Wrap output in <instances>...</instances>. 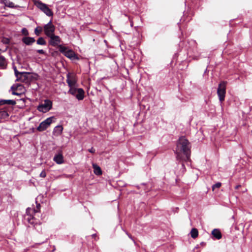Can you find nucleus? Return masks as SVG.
<instances>
[{
  "instance_id": "nucleus-30",
  "label": "nucleus",
  "mask_w": 252,
  "mask_h": 252,
  "mask_svg": "<svg viewBox=\"0 0 252 252\" xmlns=\"http://www.w3.org/2000/svg\"><path fill=\"white\" fill-rule=\"evenodd\" d=\"M62 177H65V178H70L71 177V175H66V174H63L61 176Z\"/></svg>"
},
{
  "instance_id": "nucleus-16",
  "label": "nucleus",
  "mask_w": 252,
  "mask_h": 252,
  "mask_svg": "<svg viewBox=\"0 0 252 252\" xmlns=\"http://www.w3.org/2000/svg\"><path fill=\"white\" fill-rule=\"evenodd\" d=\"M63 130V127L62 126H58L54 128L53 133L55 135H59L62 133Z\"/></svg>"
},
{
  "instance_id": "nucleus-7",
  "label": "nucleus",
  "mask_w": 252,
  "mask_h": 252,
  "mask_svg": "<svg viewBox=\"0 0 252 252\" xmlns=\"http://www.w3.org/2000/svg\"><path fill=\"white\" fill-rule=\"evenodd\" d=\"M12 90V94L16 95H21L25 93L26 89L24 87L20 84L13 85L11 88Z\"/></svg>"
},
{
  "instance_id": "nucleus-6",
  "label": "nucleus",
  "mask_w": 252,
  "mask_h": 252,
  "mask_svg": "<svg viewBox=\"0 0 252 252\" xmlns=\"http://www.w3.org/2000/svg\"><path fill=\"white\" fill-rule=\"evenodd\" d=\"M52 103L49 100H45L43 103L37 107V110L41 112L46 113L51 109Z\"/></svg>"
},
{
  "instance_id": "nucleus-19",
  "label": "nucleus",
  "mask_w": 252,
  "mask_h": 252,
  "mask_svg": "<svg viewBox=\"0 0 252 252\" xmlns=\"http://www.w3.org/2000/svg\"><path fill=\"white\" fill-rule=\"evenodd\" d=\"M212 234L216 237L217 239H220L221 238V234L220 231L217 229H214L212 231Z\"/></svg>"
},
{
  "instance_id": "nucleus-9",
  "label": "nucleus",
  "mask_w": 252,
  "mask_h": 252,
  "mask_svg": "<svg viewBox=\"0 0 252 252\" xmlns=\"http://www.w3.org/2000/svg\"><path fill=\"white\" fill-rule=\"evenodd\" d=\"M66 82L69 87H77V80L73 75L67 74Z\"/></svg>"
},
{
  "instance_id": "nucleus-26",
  "label": "nucleus",
  "mask_w": 252,
  "mask_h": 252,
  "mask_svg": "<svg viewBox=\"0 0 252 252\" xmlns=\"http://www.w3.org/2000/svg\"><path fill=\"white\" fill-rule=\"evenodd\" d=\"M21 32H22V34H23V35H24L27 36V35H29V32H28V30H27L26 28H23V29H22V31H21Z\"/></svg>"
},
{
  "instance_id": "nucleus-12",
  "label": "nucleus",
  "mask_w": 252,
  "mask_h": 252,
  "mask_svg": "<svg viewBox=\"0 0 252 252\" xmlns=\"http://www.w3.org/2000/svg\"><path fill=\"white\" fill-rule=\"evenodd\" d=\"M23 43L27 45H32L35 42V39L33 37H24L22 39Z\"/></svg>"
},
{
  "instance_id": "nucleus-1",
  "label": "nucleus",
  "mask_w": 252,
  "mask_h": 252,
  "mask_svg": "<svg viewBox=\"0 0 252 252\" xmlns=\"http://www.w3.org/2000/svg\"><path fill=\"white\" fill-rule=\"evenodd\" d=\"M190 143L185 137H180L176 150L177 158L182 160H188L190 157Z\"/></svg>"
},
{
  "instance_id": "nucleus-32",
  "label": "nucleus",
  "mask_w": 252,
  "mask_h": 252,
  "mask_svg": "<svg viewBox=\"0 0 252 252\" xmlns=\"http://www.w3.org/2000/svg\"><path fill=\"white\" fill-rule=\"evenodd\" d=\"M8 42H9V40H8V39H6V43H8Z\"/></svg>"
},
{
  "instance_id": "nucleus-22",
  "label": "nucleus",
  "mask_w": 252,
  "mask_h": 252,
  "mask_svg": "<svg viewBox=\"0 0 252 252\" xmlns=\"http://www.w3.org/2000/svg\"><path fill=\"white\" fill-rule=\"evenodd\" d=\"M77 87H70V89L68 91V93H70V94L73 95H75L77 91H78V89H77L76 88Z\"/></svg>"
},
{
  "instance_id": "nucleus-24",
  "label": "nucleus",
  "mask_w": 252,
  "mask_h": 252,
  "mask_svg": "<svg viewBox=\"0 0 252 252\" xmlns=\"http://www.w3.org/2000/svg\"><path fill=\"white\" fill-rule=\"evenodd\" d=\"M46 43V41L43 37H40L37 40V44L44 45Z\"/></svg>"
},
{
  "instance_id": "nucleus-18",
  "label": "nucleus",
  "mask_w": 252,
  "mask_h": 252,
  "mask_svg": "<svg viewBox=\"0 0 252 252\" xmlns=\"http://www.w3.org/2000/svg\"><path fill=\"white\" fill-rule=\"evenodd\" d=\"M6 104L14 105L16 104V102L13 100L10 99L0 100V105H4Z\"/></svg>"
},
{
  "instance_id": "nucleus-3",
  "label": "nucleus",
  "mask_w": 252,
  "mask_h": 252,
  "mask_svg": "<svg viewBox=\"0 0 252 252\" xmlns=\"http://www.w3.org/2000/svg\"><path fill=\"white\" fill-rule=\"evenodd\" d=\"M226 82L222 81L219 85L217 90V94L220 101L222 102L224 100L226 93Z\"/></svg>"
},
{
  "instance_id": "nucleus-17",
  "label": "nucleus",
  "mask_w": 252,
  "mask_h": 252,
  "mask_svg": "<svg viewBox=\"0 0 252 252\" xmlns=\"http://www.w3.org/2000/svg\"><path fill=\"white\" fill-rule=\"evenodd\" d=\"M7 65L6 61L5 58L0 55V68H5Z\"/></svg>"
},
{
  "instance_id": "nucleus-5",
  "label": "nucleus",
  "mask_w": 252,
  "mask_h": 252,
  "mask_svg": "<svg viewBox=\"0 0 252 252\" xmlns=\"http://www.w3.org/2000/svg\"><path fill=\"white\" fill-rule=\"evenodd\" d=\"M54 119H55L54 117H51L47 118L45 120L40 124L39 126L37 127V129L39 131L45 130L52 124Z\"/></svg>"
},
{
  "instance_id": "nucleus-20",
  "label": "nucleus",
  "mask_w": 252,
  "mask_h": 252,
  "mask_svg": "<svg viewBox=\"0 0 252 252\" xmlns=\"http://www.w3.org/2000/svg\"><path fill=\"white\" fill-rule=\"evenodd\" d=\"M1 1L6 6L10 8H13L15 7L14 4L12 2H11L9 0H1Z\"/></svg>"
},
{
  "instance_id": "nucleus-27",
  "label": "nucleus",
  "mask_w": 252,
  "mask_h": 252,
  "mask_svg": "<svg viewBox=\"0 0 252 252\" xmlns=\"http://www.w3.org/2000/svg\"><path fill=\"white\" fill-rule=\"evenodd\" d=\"M221 186V183H217L216 184L214 185L212 187V189L214 190L216 188H220Z\"/></svg>"
},
{
  "instance_id": "nucleus-25",
  "label": "nucleus",
  "mask_w": 252,
  "mask_h": 252,
  "mask_svg": "<svg viewBox=\"0 0 252 252\" xmlns=\"http://www.w3.org/2000/svg\"><path fill=\"white\" fill-rule=\"evenodd\" d=\"M0 117L2 118H6L8 117V113L5 111H0Z\"/></svg>"
},
{
  "instance_id": "nucleus-31",
  "label": "nucleus",
  "mask_w": 252,
  "mask_h": 252,
  "mask_svg": "<svg viewBox=\"0 0 252 252\" xmlns=\"http://www.w3.org/2000/svg\"><path fill=\"white\" fill-rule=\"evenodd\" d=\"M89 151L91 153H94L95 152V150L92 148L91 149L89 150Z\"/></svg>"
},
{
  "instance_id": "nucleus-4",
  "label": "nucleus",
  "mask_w": 252,
  "mask_h": 252,
  "mask_svg": "<svg viewBox=\"0 0 252 252\" xmlns=\"http://www.w3.org/2000/svg\"><path fill=\"white\" fill-rule=\"evenodd\" d=\"M60 51L64 56L71 60L78 59L76 55L73 51L69 50L67 48L63 46L60 47Z\"/></svg>"
},
{
  "instance_id": "nucleus-8",
  "label": "nucleus",
  "mask_w": 252,
  "mask_h": 252,
  "mask_svg": "<svg viewBox=\"0 0 252 252\" xmlns=\"http://www.w3.org/2000/svg\"><path fill=\"white\" fill-rule=\"evenodd\" d=\"M43 30L45 35L49 37L54 34L55 27L53 25L51 21H50L44 26Z\"/></svg>"
},
{
  "instance_id": "nucleus-29",
  "label": "nucleus",
  "mask_w": 252,
  "mask_h": 252,
  "mask_svg": "<svg viewBox=\"0 0 252 252\" xmlns=\"http://www.w3.org/2000/svg\"><path fill=\"white\" fill-rule=\"evenodd\" d=\"M37 52L40 54H45V52L43 50L40 49V50H37Z\"/></svg>"
},
{
  "instance_id": "nucleus-10",
  "label": "nucleus",
  "mask_w": 252,
  "mask_h": 252,
  "mask_svg": "<svg viewBox=\"0 0 252 252\" xmlns=\"http://www.w3.org/2000/svg\"><path fill=\"white\" fill-rule=\"evenodd\" d=\"M49 37L50 38L49 43L53 46H56L61 42L60 37L58 35H55L54 34H52L51 36H49Z\"/></svg>"
},
{
  "instance_id": "nucleus-13",
  "label": "nucleus",
  "mask_w": 252,
  "mask_h": 252,
  "mask_svg": "<svg viewBox=\"0 0 252 252\" xmlns=\"http://www.w3.org/2000/svg\"><path fill=\"white\" fill-rule=\"evenodd\" d=\"M53 160L59 164H62L63 162V156L61 154L55 155L54 157Z\"/></svg>"
},
{
  "instance_id": "nucleus-28",
  "label": "nucleus",
  "mask_w": 252,
  "mask_h": 252,
  "mask_svg": "<svg viewBox=\"0 0 252 252\" xmlns=\"http://www.w3.org/2000/svg\"><path fill=\"white\" fill-rule=\"evenodd\" d=\"M40 176L42 178H45L46 176V173L45 170H43L40 174Z\"/></svg>"
},
{
  "instance_id": "nucleus-11",
  "label": "nucleus",
  "mask_w": 252,
  "mask_h": 252,
  "mask_svg": "<svg viewBox=\"0 0 252 252\" xmlns=\"http://www.w3.org/2000/svg\"><path fill=\"white\" fill-rule=\"evenodd\" d=\"M15 74L17 77H18V75L20 76L19 80L22 81H25L26 79L28 78V75L29 74V73L26 72H19L16 68H15Z\"/></svg>"
},
{
  "instance_id": "nucleus-23",
  "label": "nucleus",
  "mask_w": 252,
  "mask_h": 252,
  "mask_svg": "<svg viewBox=\"0 0 252 252\" xmlns=\"http://www.w3.org/2000/svg\"><path fill=\"white\" fill-rule=\"evenodd\" d=\"M42 30L43 28L41 27H37L34 30V33L36 35L38 36L40 35Z\"/></svg>"
},
{
  "instance_id": "nucleus-2",
  "label": "nucleus",
  "mask_w": 252,
  "mask_h": 252,
  "mask_svg": "<svg viewBox=\"0 0 252 252\" xmlns=\"http://www.w3.org/2000/svg\"><path fill=\"white\" fill-rule=\"evenodd\" d=\"M35 5L48 16H52L53 13L47 5L38 0L35 2Z\"/></svg>"
},
{
  "instance_id": "nucleus-15",
  "label": "nucleus",
  "mask_w": 252,
  "mask_h": 252,
  "mask_svg": "<svg viewBox=\"0 0 252 252\" xmlns=\"http://www.w3.org/2000/svg\"><path fill=\"white\" fill-rule=\"evenodd\" d=\"M93 167L94 168V172L95 175H100L102 174L101 169L97 164L93 163Z\"/></svg>"
},
{
  "instance_id": "nucleus-21",
  "label": "nucleus",
  "mask_w": 252,
  "mask_h": 252,
  "mask_svg": "<svg viewBox=\"0 0 252 252\" xmlns=\"http://www.w3.org/2000/svg\"><path fill=\"white\" fill-rule=\"evenodd\" d=\"M190 235L192 238H196L198 235V232L197 229L196 228H192L190 231Z\"/></svg>"
},
{
  "instance_id": "nucleus-14",
  "label": "nucleus",
  "mask_w": 252,
  "mask_h": 252,
  "mask_svg": "<svg viewBox=\"0 0 252 252\" xmlns=\"http://www.w3.org/2000/svg\"><path fill=\"white\" fill-rule=\"evenodd\" d=\"M76 98L78 100H82L84 97V91L82 89H78V91L75 95Z\"/></svg>"
}]
</instances>
